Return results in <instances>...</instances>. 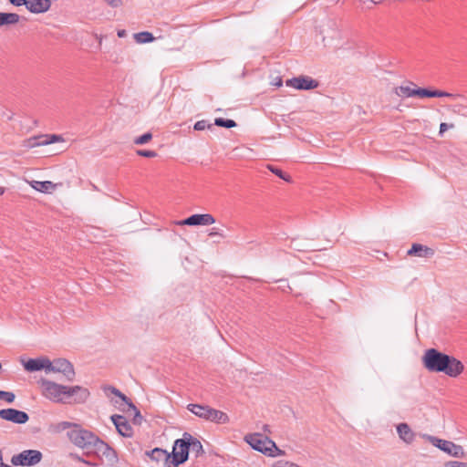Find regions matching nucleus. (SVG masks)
<instances>
[{
    "instance_id": "1",
    "label": "nucleus",
    "mask_w": 467,
    "mask_h": 467,
    "mask_svg": "<svg viewBox=\"0 0 467 467\" xmlns=\"http://www.w3.org/2000/svg\"><path fill=\"white\" fill-rule=\"evenodd\" d=\"M38 383L42 395L56 403L82 404L90 395L88 389L82 386H65L46 379H41Z\"/></svg>"
},
{
    "instance_id": "2",
    "label": "nucleus",
    "mask_w": 467,
    "mask_h": 467,
    "mask_svg": "<svg viewBox=\"0 0 467 467\" xmlns=\"http://www.w3.org/2000/svg\"><path fill=\"white\" fill-rule=\"evenodd\" d=\"M70 441L83 449L88 455L105 458L110 463L118 460L115 451L98 436L87 430H74L69 433Z\"/></svg>"
},
{
    "instance_id": "3",
    "label": "nucleus",
    "mask_w": 467,
    "mask_h": 467,
    "mask_svg": "<svg viewBox=\"0 0 467 467\" xmlns=\"http://www.w3.org/2000/svg\"><path fill=\"white\" fill-rule=\"evenodd\" d=\"M422 363L429 371L442 372L451 378L458 377L464 369L461 360L436 348H429L425 351Z\"/></svg>"
},
{
    "instance_id": "4",
    "label": "nucleus",
    "mask_w": 467,
    "mask_h": 467,
    "mask_svg": "<svg viewBox=\"0 0 467 467\" xmlns=\"http://www.w3.org/2000/svg\"><path fill=\"white\" fill-rule=\"evenodd\" d=\"M244 441L255 451L267 456L275 457L285 454L275 442L261 433H251L244 437Z\"/></svg>"
},
{
    "instance_id": "5",
    "label": "nucleus",
    "mask_w": 467,
    "mask_h": 467,
    "mask_svg": "<svg viewBox=\"0 0 467 467\" xmlns=\"http://www.w3.org/2000/svg\"><path fill=\"white\" fill-rule=\"evenodd\" d=\"M187 409L197 417L212 422L225 424L230 420L226 413L206 405L189 404Z\"/></svg>"
},
{
    "instance_id": "6",
    "label": "nucleus",
    "mask_w": 467,
    "mask_h": 467,
    "mask_svg": "<svg viewBox=\"0 0 467 467\" xmlns=\"http://www.w3.org/2000/svg\"><path fill=\"white\" fill-rule=\"evenodd\" d=\"M421 438L450 456L455 458H463L465 456L463 448L451 441L442 440L427 433L421 434Z\"/></svg>"
},
{
    "instance_id": "7",
    "label": "nucleus",
    "mask_w": 467,
    "mask_h": 467,
    "mask_svg": "<svg viewBox=\"0 0 467 467\" xmlns=\"http://www.w3.org/2000/svg\"><path fill=\"white\" fill-rule=\"evenodd\" d=\"M192 435L185 432L182 439H178L174 442L171 454V463L173 467H178L188 460L191 443L189 440Z\"/></svg>"
},
{
    "instance_id": "8",
    "label": "nucleus",
    "mask_w": 467,
    "mask_h": 467,
    "mask_svg": "<svg viewBox=\"0 0 467 467\" xmlns=\"http://www.w3.org/2000/svg\"><path fill=\"white\" fill-rule=\"evenodd\" d=\"M42 453L37 450H26L22 452L13 455L11 463L15 466H33L40 462Z\"/></svg>"
},
{
    "instance_id": "9",
    "label": "nucleus",
    "mask_w": 467,
    "mask_h": 467,
    "mask_svg": "<svg viewBox=\"0 0 467 467\" xmlns=\"http://www.w3.org/2000/svg\"><path fill=\"white\" fill-rule=\"evenodd\" d=\"M48 372L61 373L68 381H73L76 375L73 365L65 358L48 359Z\"/></svg>"
},
{
    "instance_id": "10",
    "label": "nucleus",
    "mask_w": 467,
    "mask_h": 467,
    "mask_svg": "<svg viewBox=\"0 0 467 467\" xmlns=\"http://www.w3.org/2000/svg\"><path fill=\"white\" fill-rule=\"evenodd\" d=\"M0 419L16 424H25L28 421L29 416L25 411L9 408L0 410Z\"/></svg>"
},
{
    "instance_id": "11",
    "label": "nucleus",
    "mask_w": 467,
    "mask_h": 467,
    "mask_svg": "<svg viewBox=\"0 0 467 467\" xmlns=\"http://www.w3.org/2000/svg\"><path fill=\"white\" fill-rule=\"evenodd\" d=\"M287 87H292L300 90H310L318 87V82L307 76L293 78L285 81Z\"/></svg>"
},
{
    "instance_id": "12",
    "label": "nucleus",
    "mask_w": 467,
    "mask_h": 467,
    "mask_svg": "<svg viewBox=\"0 0 467 467\" xmlns=\"http://www.w3.org/2000/svg\"><path fill=\"white\" fill-rule=\"evenodd\" d=\"M215 223V218L210 214V213H203V214H192L190 217L176 222V224L178 225H190V226H196V225H211Z\"/></svg>"
},
{
    "instance_id": "13",
    "label": "nucleus",
    "mask_w": 467,
    "mask_h": 467,
    "mask_svg": "<svg viewBox=\"0 0 467 467\" xmlns=\"http://www.w3.org/2000/svg\"><path fill=\"white\" fill-rule=\"evenodd\" d=\"M58 141H63V138L59 135H40L29 138L26 141V146L27 148H35L38 146H46Z\"/></svg>"
},
{
    "instance_id": "14",
    "label": "nucleus",
    "mask_w": 467,
    "mask_h": 467,
    "mask_svg": "<svg viewBox=\"0 0 467 467\" xmlns=\"http://www.w3.org/2000/svg\"><path fill=\"white\" fill-rule=\"evenodd\" d=\"M111 420L120 435L124 437H130L132 435V428L124 416L112 415Z\"/></svg>"
},
{
    "instance_id": "15",
    "label": "nucleus",
    "mask_w": 467,
    "mask_h": 467,
    "mask_svg": "<svg viewBox=\"0 0 467 467\" xmlns=\"http://www.w3.org/2000/svg\"><path fill=\"white\" fill-rule=\"evenodd\" d=\"M146 454L153 461L163 462L164 467H173L171 463V454L165 450L155 448L150 451H146Z\"/></svg>"
},
{
    "instance_id": "16",
    "label": "nucleus",
    "mask_w": 467,
    "mask_h": 467,
    "mask_svg": "<svg viewBox=\"0 0 467 467\" xmlns=\"http://www.w3.org/2000/svg\"><path fill=\"white\" fill-rule=\"evenodd\" d=\"M52 5V0H28L26 9L33 14L47 12Z\"/></svg>"
},
{
    "instance_id": "17",
    "label": "nucleus",
    "mask_w": 467,
    "mask_h": 467,
    "mask_svg": "<svg viewBox=\"0 0 467 467\" xmlns=\"http://www.w3.org/2000/svg\"><path fill=\"white\" fill-rule=\"evenodd\" d=\"M24 368L26 370L30 372L38 371L41 369H45L46 372H48V358H30L24 362Z\"/></svg>"
},
{
    "instance_id": "18",
    "label": "nucleus",
    "mask_w": 467,
    "mask_h": 467,
    "mask_svg": "<svg viewBox=\"0 0 467 467\" xmlns=\"http://www.w3.org/2000/svg\"><path fill=\"white\" fill-rule=\"evenodd\" d=\"M409 255H415L423 258L431 257L434 254V250L431 247L420 244H413L411 248L408 251Z\"/></svg>"
},
{
    "instance_id": "19",
    "label": "nucleus",
    "mask_w": 467,
    "mask_h": 467,
    "mask_svg": "<svg viewBox=\"0 0 467 467\" xmlns=\"http://www.w3.org/2000/svg\"><path fill=\"white\" fill-rule=\"evenodd\" d=\"M397 432L400 439L407 444L412 443L415 439V433L410 429L409 424L405 422L397 425Z\"/></svg>"
},
{
    "instance_id": "20",
    "label": "nucleus",
    "mask_w": 467,
    "mask_h": 467,
    "mask_svg": "<svg viewBox=\"0 0 467 467\" xmlns=\"http://www.w3.org/2000/svg\"><path fill=\"white\" fill-rule=\"evenodd\" d=\"M106 390H109L111 393H113L114 395L118 396L119 398H120L125 403L128 404L129 408H130V409H132L134 410V412H135L134 421L135 422H137V419L138 418L141 419L140 413L137 410V408L131 402H130L128 398L124 394H122L118 389H116L115 387H112V386H109L106 389Z\"/></svg>"
},
{
    "instance_id": "21",
    "label": "nucleus",
    "mask_w": 467,
    "mask_h": 467,
    "mask_svg": "<svg viewBox=\"0 0 467 467\" xmlns=\"http://www.w3.org/2000/svg\"><path fill=\"white\" fill-rule=\"evenodd\" d=\"M416 86L410 83V86H400L395 88V94L401 98H410L416 96Z\"/></svg>"
},
{
    "instance_id": "22",
    "label": "nucleus",
    "mask_w": 467,
    "mask_h": 467,
    "mask_svg": "<svg viewBox=\"0 0 467 467\" xmlns=\"http://www.w3.org/2000/svg\"><path fill=\"white\" fill-rule=\"evenodd\" d=\"M19 16L16 13L0 12V26L15 25L19 21Z\"/></svg>"
},
{
    "instance_id": "23",
    "label": "nucleus",
    "mask_w": 467,
    "mask_h": 467,
    "mask_svg": "<svg viewBox=\"0 0 467 467\" xmlns=\"http://www.w3.org/2000/svg\"><path fill=\"white\" fill-rule=\"evenodd\" d=\"M31 186L35 190L41 192H48L49 191L55 189V184L49 181H44V182L33 181L31 182Z\"/></svg>"
},
{
    "instance_id": "24",
    "label": "nucleus",
    "mask_w": 467,
    "mask_h": 467,
    "mask_svg": "<svg viewBox=\"0 0 467 467\" xmlns=\"http://www.w3.org/2000/svg\"><path fill=\"white\" fill-rule=\"evenodd\" d=\"M189 442L191 443L190 451L194 452L196 457L203 453L202 444L198 439L192 436Z\"/></svg>"
},
{
    "instance_id": "25",
    "label": "nucleus",
    "mask_w": 467,
    "mask_h": 467,
    "mask_svg": "<svg viewBox=\"0 0 467 467\" xmlns=\"http://www.w3.org/2000/svg\"><path fill=\"white\" fill-rule=\"evenodd\" d=\"M134 38L136 42L140 44L149 43L154 40L152 34L147 31L135 34Z\"/></svg>"
},
{
    "instance_id": "26",
    "label": "nucleus",
    "mask_w": 467,
    "mask_h": 467,
    "mask_svg": "<svg viewBox=\"0 0 467 467\" xmlns=\"http://www.w3.org/2000/svg\"><path fill=\"white\" fill-rule=\"evenodd\" d=\"M267 169L273 172L274 174H275L276 176H278L279 178H281L282 180L287 182H291V177L285 173L282 170H280L279 168L274 166V165H267Z\"/></svg>"
},
{
    "instance_id": "27",
    "label": "nucleus",
    "mask_w": 467,
    "mask_h": 467,
    "mask_svg": "<svg viewBox=\"0 0 467 467\" xmlns=\"http://www.w3.org/2000/svg\"><path fill=\"white\" fill-rule=\"evenodd\" d=\"M214 124L216 126L223 127V128H227V129H231V128L236 127V125H237L234 120H233V119H223V118L215 119Z\"/></svg>"
},
{
    "instance_id": "28",
    "label": "nucleus",
    "mask_w": 467,
    "mask_h": 467,
    "mask_svg": "<svg viewBox=\"0 0 467 467\" xmlns=\"http://www.w3.org/2000/svg\"><path fill=\"white\" fill-rule=\"evenodd\" d=\"M152 139V134L150 132H146L143 135L136 138L134 140V143L137 145H143L148 143Z\"/></svg>"
},
{
    "instance_id": "29",
    "label": "nucleus",
    "mask_w": 467,
    "mask_h": 467,
    "mask_svg": "<svg viewBox=\"0 0 467 467\" xmlns=\"http://www.w3.org/2000/svg\"><path fill=\"white\" fill-rule=\"evenodd\" d=\"M434 95H436L434 93V90L431 91V90H429V89H426V88H416V96H418V97H420V98H434Z\"/></svg>"
},
{
    "instance_id": "30",
    "label": "nucleus",
    "mask_w": 467,
    "mask_h": 467,
    "mask_svg": "<svg viewBox=\"0 0 467 467\" xmlns=\"http://www.w3.org/2000/svg\"><path fill=\"white\" fill-rule=\"evenodd\" d=\"M16 396L13 392L0 390V400L6 401L7 403H13Z\"/></svg>"
},
{
    "instance_id": "31",
    "label": "nucleus",
    "mask_w": 467,
    "mask_h": 467,
    "mask_svg": "<svg viewBox=\"0 0 467 467\" xmlns=\"http://www.w3.org/2000/svg\"><path fill=\"white\" fill-rule=\"evenodd\" d=\"M136 153L139 156L145 157V158H155L157 156V152L154 150H138Z\"/></svg>"
},
{
    "instance_id": "32",
    "label": "nucleus",
    "mask_w": 467,
    "mask_h": 467,
    "mask_svg": "<svg viewBox=\"0 0 467 467\" xmlns=\"http://www.w3.org/2000/svg\"><path fill=\"white\" fill-rule=\"evenodd\" d=\"M273 467H301V466H299L296 463H294L292 462L281 460V461H278L277 462H275L273 465Z\"/></svg>"
},
{
    "instance_id": "33",
    "label": "nucleus",
    "mask_w": 467,
    "mask_h": 467,
    "mask_svg": "<svg viewBox=\"0 0 467 467\" xmlns=\"http://www.w3.org/2000/svg\"><path fill=\"white\" fill-rule=\"evenodd\" d=\"M212 125L211 124H208L206 120H199L197 121L194 126H193V129L195 130H204L206 128H211Z\"/></svg>"
},
{
    "instance_id": "34",
    "label": "nucleus",
    "mask_w": 467,
    "mask_h": 467,
    "mask_svg": "<svg viewBox=\"0 0 467 467\" xmlns=\"http://www.w3.org/2000/svg\"><path fill=\"white\" fill-rule=\"evenodd\" d=\"M208 236L211 238L215 237V236H218L223 239L225 238V234L223 232L219 231V229L216 227H213L210 230Z\"/></svg>"
},
{
    "instance_id": "35",
    "label": "nucleus",
    "mask_w": 467,
    "mask_h": 467,
    "mask_svg": "<svg viewBox=\"0 0 467 467\" xmlns=\"http://www.w3.org/2000/svg\"><path fill=\"white\" fill-rule=\"evenodd\" d=\"M445 467H467V462L452 461L447 462Z\"/></svg>"
},
{
    "instance_id": "36",
    "label": "nucleus",
    "mask_w": 467,
    "mask_h": 467,
    "mask_svg": "<svg viewBox=\"0 0 467 467\" xmlns=\"http://www.w3.org/2000/svg\"><path fill=\"white\" fill-rule=\"evenodd\" d=\"M111 7H119L122 5L121 0H104Z\"/></svg>"
},
{
    "instance_id": "37",
    "label": "nucleus",
    "mask_w": 467,
    "mask_h": 467,
    "mask_svg": "<svg viewBox=\"0 0 467 467\" xmlns=\"http://www.w3.org/2000/svg\"><path fill=\"white\" fill-rule=\"evenodd\" d=\"M434 98L452 97L453 95L445 91L434 90Z\"/></svg>"
},
{
    "instance_id": "38",
    "label": "nucleus",
    "mask_w": 467,
    "mask_h": 467,
    "mask_svg": "<svg viewBox=\"0 0 467 467\" xmlns=\"http://www.w3.org/2000/svg\"><path fill=\"white\" fill-rule=\"evenodd\" d=\"M27 1L28 0H9V2L16 6H20L23 5L26 6Z\"/></svg>"
},
{
    "instance_id": "39",
    "label": "nucleus",
    "mask_w": 467,
    "mask_h": 467,
    "mask_svg": "<svg viewBox=\"0 0 467 467\" xmlns=\"http://www.w3.org/2000/svg\"><path fill=\"white\" fill-rule=\"evenodd\" d=\"M453 125H448L447 123H441L440 125V133L442 134L445 130H447L449 128H452Z\"/></svg>"
},
{
    "instance_id": "40",
    "label": "nucleus",
    "mask_w": 467,
    "mask_h": 467,
    "mask_svg": "<svg viewBox=\"0 0 467 467\" xmlns=\"http://www.w3.org/2000/svg\"><path fill=\"white\" fill-rule=\"evenodd\" d=\"M78 460L79 462H83V463L87 464V465H89V466H96V465H97V463H95V462H91L87 461V460H85V459H83V458H80V457H78Z\"/></svg>"
},
{
    "instance_id": "41",
    "label": "nucleus",
    "mask_w": 467,
    "mask_h": 467,
    "mask_svg": "<svg viewBox=\"0 0 467 467\" xmlns=\"http://www.w3.org/2000/svg\"><path fill=\"white\" fill-rule=\"evenodd\" d=\"M5 465H6V464H5V463H4V462H3V452H2V451L0 450V467H4V466H5Z\"/></svg>"
},
{
    "instance_id": "42",
    "label": "nucleus",
    "mask_w": 467,
    "mask_h": 467,
    "mask_svg": "<svg viewBox=\"0 0 467 467\" xmlns=\"http://www.w3.org/2000/svg\"><path fill=\"white\" fill-rule=\"evenodd\" d=\"M118 36H119V37H123V36H125V30H119V31L118 32Z\"/></svg>"
},
{
    "instance_id": "43",
    "label": "nucleus",
    "mask_w": 467,
    "mask_h": 467,
    "mask_svg": "<svg viewBox=\"0 0 467 467\" xmlns=\"http://www.w3.org/2000/svg\"><path fill=\"white\" fill-rule=\"evenodd\" d=\"M282 84H283L282 79H281V78H279V79L275 83V86H276V87H281V86H282Z\"/></svg>"
},
{
    "instance_id": "44",
    "label": "nucleus",
    "mask_w": 467,
    "mask_h": 467,
    "mask_svg": "<svg viewBox=\"0 0 467 467\" xmlns=\"http://www.w3.org/2000/svg\"><path fill=\"white\" fill-rule=\"evenodd\" d=\"M264 431H269V430H268V425H265V426H264Z\"/></svg>"
},
{
    "instance_id": "45",
    "label": "nucleus",
    "mask_w": 467,
    "mask_h": 467,
    "mask_svg": "<svg viewBox=\"0 0 467 467\" xmlns=\"http://www.w3.org/2000/svg\"><path fill=\"white\" fill-rule=\"evenodd\" d=\"M5 192V190L3 188H0V196L3 195Z\"/></svg>"
}]
</instances>
